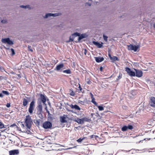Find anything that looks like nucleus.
I'll return each instance as SVG.
<instances>
[{"label": "nucleus", "mask_w": 155, "mask_h": 155, "mask_svg": "<svg viewBox=\"0 0 155 155\" xmlns=\"http://www.w3.org/2000/svg\"><path fill=\"white\" fill-rule=\"evenodd\" d=\"M25 126L27 127L26 130L28 132V133H31L30 129L31 125L33 122L32 119L29 115H27L25 117Z\"/></svg>", "instance_id": "nucleus-1"}, {"label": "nucleus", "mask_w": 155, "mask_h": 155, "mask_svg": "<svg viewBox=\"0 0 155 155\" xmlns=\"http://www.w3.org/2000/svg\"><path fill=\"white\" fill-rule=\"evenodd\" d=\"M46 101V99L45 96L42 94H40L39 97L38 99L37 103L40 102L41 103V102H42L44 104L46 105L45 103Z\"/></svg>", "instance_id": "nucleus-2"}, {"label": "nucleus", "mask_w": 155, "mask_h": 155, "mask_svg": "<svg viewBox=\"0 0 155 155\" xmlns=\"http://www.w3.org/2000/svg\"><path fill=\"white\" fill-rule=\"evenodd\" d=\"M127 49L129 50H133L134 51H137V49L139 48V45H132L130 44L127 45Z\"/></svg>", "instance_id": "nucleus-3"}, {"label": "nucleus", "mask_w": 155, "mask_h": 155, "mask_svg": "<svg viewBox=\"0 0 155 155\" xmlns=\"http://www.w3.org/2000/svg\"><path fill=\"white\" fill-rule=\"evenodd\" d=\"M52 127V123L49 121H45L43 124V127L45 129H50Z\"/></svg>", "instance_id": "nucleus-4"}, {"label": "nucleus", "mask_w": 155, "mask_h": 155, "mask_svg": "<svg viewBox=\"0 0 155 155\" xmlns=\"http://www.w3.org/2000/svg\"><path fill=\"white\" fill-rule=\"evenodd\" d=\"M125 70L130 76L134 77L135 76V73L132 71L130 68L127 67L125 68Z\"/></svg>", "instance_id": "nucleus-5"}, {"label": "nucleus", "mask_w": 155, "mask_h": 155, "mask_svg": "<svg viewBox=\"0 0 155 155\" xmlns=\"http://www.w3.org/2000/svg\"><path fill=\"white\" fill-rule=\"evenodd\" d=\"M35 102L34 101H32L30 103L29 108H28V111L31 114L33 113V110L34 109V106L35 105Z\"/></svg>", "instance_id": "nucleus-6"}, {"label": "nucleus", "mask_w": 155, "mask_h": 155, "mask_svg": "<svg viewBox=\"0 0 155 155\" xmlns=\"http://www.w3.org/2000/svg\"><path fill=\"white\" fill-rule=\"evenodd\" d=\"M133 128V126L130 125H128L127 126L125 125L123 126L121 128V130L124 132L127 131V130H131Z\"/></svg>", "instance_id": "nucleus-7"}, {"label": "nucleus", "mask_w": 155, "mask_h": 155, "mask_svg": "<svg viewBox=\"0 0 155 155\" xmlns=\"http://www.w3.org/2000/svg\"><path fill=\"white\" fill-rule=\"evenodd\" d=\"M2 41L4 43H7L9 45H12L13 44V43L12 41L10 40L9 38H2Z\"/></svg>", "instance_id": "nucleus-8"}, {"label": "nucleus", "mask_w": 155, "mask_h": 155, "mask_svg": "<svg viewBox=\"0 0 155 155\" xmlns=\"http://www.w3.org/2000/svg\"><path fill=\"white\" fill-rule=\"evenodd\" d=\"M134 70L136 72L135 76L138 77H140L142 76L143 73L141 70L135 68L134 69Z\"/></svg>", "instance_id": "nucleus-9"}, {"label": "nucleus", "mask_w": 155, "mask_h": 155, "mask_svg": "<svg viewBox=\"0 0 155 155\" xmlns=\"http://www.w3.org/2000/svg\"><path fill=\"white\" fill-rule=\"evenodd\" d=\"M61 14V13H56L54 14H51V13H47L45 15V18H47L48 17H51V16H53V17H56L57 16H59Z\"/></svg>", "instance_id": "nucleus-10"}, {"label": "nucleus", "mask_w": 155, "mask_h": 155, "mask_svg": "<svg viewBox=\"0 0 155 155\" xmlns=\"http://www.w3.org/2000/svg\"><path fill=\"white\" fill-rule=\"evenodd\" d=\"M150 105L155 107V97H151L150 98Z\"/></svg>", "instance_id": "nucleus-11"}, {"label": "nucleus", "mask_w": 155, "mask_h": 155, "mask_svg": "<svg viewBox=\"0 0 155 155\" xmlns=\"http://www.w3.org/2000/svg\"><path fill=\"white\" fill-rule=\"evenodd\" d=\"M19 151L18 150H15L9 151V155H16L19 153Z\"/></svg>", "instance_id": "nucleus-12"}, {"label": "nucleus", "mask_w": 155, "mask_h": 155, "mask_svg": "<svg viewBox=\"0 0 155 155\" xmlns=\"http://www.w3.org/2000/svg\"><path fill=\"white\" fill-rule=\"evenodd\" d=\"M69 106L72 108L74 109L77 110H80L81 109L77 105H73L72 104H71L69 105Z\"/></svg>", "instance_id": "nucleus-13"}, {"label": "nucleus", "mask_w": 155, "mask_h": 155, "mask_svg": "<svg viewBox=\"0 0 155 155\" xmlns=\"http://www.w3.org/2000/svg\"><path fill=\"white\" fill-rule=\"evenodd\" d=\"M25 97V98H23V105L24 106H25L27 105L28 103V100L30 99L29 98L27 97Z\"/></svg>", "instance_id": "nucleus-14"}, {"label": "nucleus", "mask_w": 155, "mask_h": 155, "mask_svg": "<svg viewBox=\"0 0 155 155\" xmlns=\"http://www.w3.org/2000/svg\"><path fill=\"white\" fill-rule=\"evenodd\" d=\"M73 35H75L76 36H79L78 38V41H80V40L84 38V36L83 35H81V36H80V34L77 32H76L74 33V34H73Z\"/></svg>", "instance_id": "nucleus-15"}, {"label": "nucleus", "mask_w": 155, "mask_h": 155, "mask_svg": "<svg viewBox=\"0 0 155 155\" xmlns=\"http://www.w3.org/2000/svg\"><path fill=\"white\" fill-rule=\"evenodd\" d=\"M38 106H37V111L42 112V104L40 102L37 103Z\"/></svg>", "instance_id": "nucleus-16"}, {"label": "nucleus", "mask_w": 155, "mask_h": 155, "mask_svg": "<svg viewBox=\"0 0 155 155\" xmlns=\"http://www.w3.org/2000/svg\"><path fill=\"white\" fill-rule=\"evenodd\" d=\"M93 43L98 48H101L103 46L102 43H101V44H100L98 42L93 41Z\"/></svg>", "instance_id": "nucleus-17"}, {"label": "nucleus", "mask_w": 155, "mask_h": 155, "mask_svg": "<svg viewBox=\"0 0 155 155\" xmlns=\"http://www.w3.org/2000/svg\"><path fill=\"white\" fill-rule=\"evenodd\" d=\"M64 67V65L63 64H61L59 65H57L55 68V69L57 71H59L61 69L63 68Z\"/></svg>", "instance_id": "nucleus-18"}, {"label": "nucleus", "mask_w": 155, "mask_h": 155, "mask_svg": "<svg viewBox=\"0 0 155 155\" xmlns=\"http://www.w3.org/2000/svg\"><path fill=\"white\" fill-rule=\"evenodd\" d=\"M95 59L97 62H100L104 60V58L103 57H96Z\"/></svg>", "instance_id": "nucleus-19"}, {"label": "nucleus", "mask_w": 155, "mask_h": 155, "mask_svg": "<svg viewBox=\"0 0 155 155\" xmlns=\"http://www.w3.org/2000/svg\"><path fill=\"white\" fill-rule=\"evenodd\" d=\"M75 122H77V123L80 124H83V122L82 121V119H79L78 118H75L74 120Z\"/></svg>", "instance_id": "nucleus-20"}, {"label": "nucleus", "mask_w": 155, "mask_h": 155, "mask_svg": "<svg viewBox=\"0 0 155 155\" xmlns=\"http://www.w3.org/2000/svg\"><path fill=\"white\" fill-rule=\"evenodd\" d=\"M66 117L64 116H61L60 117V121L62 123H66L67 122V121L66 120Z\"/></svg>", "instance_id": "nucleus-21"}, {"label": "nucleus", "mask_w": 155, "mask_h": 155, "mask_svg": "<svg viewBox=\"0 0 155 155\" xmlns=\"http://www.w3.org/2000/svg\"><path fill=\"white\" fill-rule=\"evenodd\" d=\"M37 114L40 118H42L43 117V116L42 115V112L37 111Z\"/></svg>", "instance_id": "nucleus-22"}, {"label": "nucleus", "mask_w": 155, "mask_h": 155, "mask_svg": "<svg viewBox=\"0 0 155 155\" xmlns=\"http://www.w3.org/2000/svg\"><path fill=\"white\" fill-rule=\"evenodd\" d=\"M75 35H73V34L72 35V37L70 36L69 38V40L67 41V42H69L70 41H74V37H75Z\"/></svg>", "instance_id": "nucleus-23"}, {"label": "nucleus", "mask_w": 155, "mask_h": 155, "mask_svg": "<svg viewBox=\"0 0 155 155\" xmlns=\"http://www.w3.org/2000/svg\"><path fill=\"white\" fill-rule=\"evenodd\" d=\"M63 72L64 73H67V74H70L71 73V71L70 69L64 70Z\"/></svg>", "instance_id": "nucleus-24"}, {"label": "nucleus", "mask_w": 155, "mask_h": 155, "mask_svg": "<svg viewBox=\"0 0 155 155\" xmlns=\"http://www.w3.org/2000/svg\"><path fill=\"white\" fill-rule=\"evenodd\" d=\"M82 121L83 122L84 124V122H89V119L87 117H84L82 118Z\"/></svg>", "instance_id": "nucleus-25"}, {"label": "nucleus", "mask_w": 155, "mask_h": 155, "mask_svg": "<svg viewBox=\"0 0 155 155\" xmlns=\"http://www.w3.org/2000/svg\"><path fill=\"white\" fill-rule=\"evenodd\" d=\"M110 60H113L114 61H118L119 60V59L117 57L115 56L112 57V58H111V59Z\"/></svg>", "instance_id": "nucleus-26"}, {"label": "nucleus", "mask_w": 155, "mask_h": 155, "mask_svg": "<svg viewBox=\"0 0 155 155\" xmlns=\"http://www.w3.org/2000/svg\"><path fill=\"white\" fill-rule=\"evenodd\" d=\"M96 106L97 107L99 110L100 111H102L104 110V108L102 106H98L97 105V106Z\"/></svg>", "instance_id": "nucleus-27"}, {"label": "nucleus", "mask_w": 155, "mask_h": 155, "mask_svg": "<svg viewBox=\"0 0 155 155\" xmlns=\"http://www.w3.org/2000/svg\"><path fill=\"white\" fill-rule=\"evenodd\" d=\"M2 93L6 95H8L9 94V93L7 91H4L3 90L2 91Z\"/></svg>", "instance_id": "nucleus-28"}, {"label": "nucleus", "mask_w": 155, "mask_h": 155, "mask_svg": "<svg viewBox=\"0 0 155 155\" xmlns=\"http://www.w3.org/2000/svg\"><path fill=\"white\" fill-rule=\"evenodd\" d=\"M91 102L95 105L97 106V104L96 102L95 101V99L94 98L92 97Z\"/></svg>", "instance_id": "nucleus-29"}, {"label": "nucleus", "mask_w": 155, "mask_h": 155, "mask_svg": "<svg viewBox=\"0 0 155 155\" xmlns=\"http://www.w3.org/2000/svg\"><path fill=\"white\" fill-rule=\"evenodd\" d=\"M29 5H21L20 6V7L22 8H28L29 7Z\"/></svg>", "instance_id": "nucleus-30"}, {"label": "nucleus", "mask_w": 155, "mask_h": 155, "mask_svg": "<svg viewBox=\"0 0 155 155\" xmlns=\"http://www.w3.org/2000/svg\"><path fill=\"white\" fill-rule=\"evenodd\" d=\"M3 128H5L4 125L2 122H0V128L2 129Z\"/></svg>", "instance_id": "nucleus-31"}, {"label": "nucleus", "mask_w": 155, "mask_h": 155, "mask_svg": "<svg viewBox=\"0 0 155 155\" xmlns=\"http://www.w3.org/2000/svg\"><path fill=\"white\" fill-rule=\"evenodd\" d=\"M28 50L29 51H31V52H33V50L31 48V47L30 46H28Z\"/></svg>", "instance_id": "nucleus-32"}, {"label": "nucleus", "mask_w": 155, "mask_h": 155, "mask_svg": "<svg viewBox=\"0 0 155 155\" xmlns=\"http://www.w3.org/2000/svg\"><path fill=\"white\" fill-rule=\"evenodd\" d=\"M103 38H104V40L105 41H107L108 37L107 36L105 35H103Z\"/></svg>", "instance_id": "nucleus-33"}, {"label": "nucleus", "mask_w": 155, "mask_h": 155, "mask_svg": "<svg viewBox=\"0 0 155 155\" xmlns=\"http://www.w3.org/2000/svg\"><path fill=\"white\" fill-rule=\"evenodd\" d=\"M86 81L87 82V83L88 84H91V81H90L88 78H87L86 80Z\"/></svg>", "instance_id": "nucleus-34"}, {"label": "nucleus", "mask_w": 155, "mask_h": 155, "mask_svg": "<svg viewBox=\"0 0 155 155\" xmlns=\"http://www.w3.org/2000/svg\"><path fill=\"white\" fill-rule=\"evenodd\" d=\"M11 51H12V55H13L14 54H15V52L13 48H11Z\"/></svg>", "instance_id": "nucleus-35"}, {"label": "nucleus", "mask_w": 155, "mask_h": 155, "mask_svg": "<svg viewBox=\"0 0 155 155\" xmlns=\"http://www.w3.org/2000/svg\"><path fill=\"white\" fill-rule=\"evenodd\" d=\"M15 126H16V128H18V126H16V124H12V125H11L10 126V127H14Z\"/></svg>", "instance_id": "nucleus-36"}, {"label": "nucleus", "mask_w": 155, "mask_h": 155, "mask_svg": "<svg viewBox=\"0 0 155 155\" xmlns=\"http://www.w3.org/2000/svg\"><path fill=\"white\" fill-rule=\"evenodd\" d=\"M83 139L84 138L81 139V138H80L77 140V141L78 142H81L83 140Z\"/></svg>", "instance_id": "nucleus-37"}, {"label": "nucleus", "mask_w": 155, "mask_h": 155, "mask_svg": "<svg viewBox=\"0 0 155 155\" xmlns=\"http://www.w3.org/2000/svg\"><path fill=\"white\" fill-rule=\"evenodd\" d=\"M70 95L72 96H74L75 95V93L72 91L70 93Z\"/></svg>", "instance_id": "nucleus-38"}, {"label": "nucleus", "mask_w": 155, "mask_h": 155, "mask_svg": "<svg viewBox=\"0 0 155 155\" xmlns=\"http://www.w3.org/2000/svg\"><path fill=\"white\" fill-rule=\"evenodd\" d=\"M89 137L90 139H93L94 140L95 139L94 138V135H91L89 136Z\"/></svg>", "instance_id": "nucleus-39"}, {"label": "nucleus", "mask_w": 155, "mask_h": 155, "mask_svg": "<svg viewBox=\"0 0 155 155\" xmlns=\"http://www.w3.org/2000/svg\"><path fill=\"white\" fill-rule=\"evenodd\" d=\"M6 106L7 107H9L11 106L10 103H7Z\"/></svg>", "instance_id": "nucleus-40"}, {"label": "nucleus", "mask_w": 155, "mask_h": 155, "mask_svg": "<svg viewBox=\"0 0 155 155\" xmlns=\"http://www.w3.org/2000/svg\"><path fill=\"white\" fill-rule=\"evenodd\" d=\"M1 22L2 23H7V21L5 20H2Z\"/></svg>", "instance_id": "nucleus-41"}, {"label": "nucleus", "mask_w": 155, "mask_h": 155, "mask_svg": "<svg viewBox=\"0 0 155 155\" xmlns=\"http://www.w3.org/2000/svg\"><path fill=\"white\" fill-rule=\"evenodd\" d=\"M79 85V84H78ZM78 88H79V89H78V91H81L82 89L81 87L80 86V85H79V87H78Z\"/></svg>", "instance_id": "nucleus-42"}, {"label": "nucleus", "mask_w": 155, "mask_h": 155, "mask_svg": "<svg viewBox=\"0 0 155 155\" xmlns=\"http://www.w3.org/2000/svg\"><path fill=\"white\" fill-rule=\"evenodd\" d=\"M87 50L86 49H84V54H85V55H86V54H87Z\"/></svg>", "instance_id": "nucleus-43"}, {"label": "nucleus", "mask_w": 155, "mask_h": 155, "mask_svg": "<svg viewBox=\"0 0 155 155\" xmlns=\"http://www.w3.org/2000/svg\"><path fill=\"white\" fill-rule=\"evenodd\" d=\"M71 83V84H75L74 82L73 81H70Z\"/></svg>", "instance_id": "nucleus-44"}, {"label": "nucleus", "mask_w": 155, "mask_h": 155, "mask_svg": "<svg viewBox=\"0 0 155 155\" xmlns=\"http://www.w3.org/2000/svg\"><path fill=\"white\" fill-rule=\"evenodd\" d=\"M108 56L110 58V59H111V58H112V57H111L110 54V53L108 54Z\"/></svg>", "instance_id": "nucleus-45"}, {"label": "nucleus", "mask_w": 155, "mask_h": 155, "mask_svg": "<svg viewBox=\"0 0 155 155\" xmlns=\"http://www.w3.org/2000/svg\"><path fill=\"white\" fill-rule=\"evenodd\" d=\"M3 97V95L2 94V93H0V97Z\"/></svg>", "instance_id": "nucleus-46"}, {"label": "nucleus", "mask_w": 155, "mask_h": 155, "mask_svg": "<svg viewBox=\"0 0 155 155\" xmlns=\"http://www.w3.org/2000/svg\"><path fill=\"white\" fill-rule=\"evenodd\" d=\"M36 123H37L38 125H39V123H40L39 121L38 120H36Z\"/></svg>", "instance_id": "nucleus-47"}, {"label": "nucleus", "mask_w": 155, "mask_h": 155, "mask_svg": "<svg viewBox=\"0 0 155 155\" xmlns=\"http://www.w3.org/2000/svg\"><path fill=\"white\" fill-rule=\"evenodd\" d=\"M103 67H102V66H101L100 68V70L102 71V70H103Z\"/></svg>", "instance_id": "nucleus-48"}, {"label": "nucleus", "mask_w": 155, "mask_h": 155, "mask_svg": "<svg viewBox=\"0 0 155 155\" xmlns=\"http://www.w3.org/2000/svg\"><path fill=\"white\" fill-rule=\"evenodd\" d=\"M88 5L89 6H90L91 5V4H90L89 3H86V5Z\"/></svg>", "instance_id": "nucleus-49"}, {"label": "nucleus", "mask_w": 155, "mask_h": 155, "mask_svg": "<svg viewBox=\"0 0 155 155\" xmlns=\"http://www.w3.org/2000/svg\"><path fill=\"white\" fill-rule=\"evenodd\" d=\"M98 137L97 135H94V138L95 139H97V138Z\"/></svg>", "instance_id": "nucleus-50"}, {"label": "nucleus", "mask_w": 155, "mask_h": 155, "mask_svg": "<svg viewBox=\"0 0 155 155\" xmlns=\"http://www.w3.org/2000/svg\"><path fill=\"white\" fill-rule=\"evenodd\" d=\"M48 113V114H50V112L48 110H47V111H46Z\"/></svg>", "instance_id": "nucleus-51"}, {"label": "nucleus", "mask_w": 155, "mask_h": 155, "mask_svg": "<svg viewBox=\"0 0 155 155\" xmlns=\"http://www.w3.org/2000/svg\"><path fill=\"white\" fill-rule=\"evenodd\" d=\"M45 109L46 110V111L47 110H48L47 109V106H46L45 107Z\"/></svg>", "instance_id": "nucleus-52"}, {"label": "nucleus", "mask_w": 155, "mask_h": 155, "mask_svg": "<svg viewBox=\"0 0 155 155\" xmlns=\"http://www.w3.org/2000/svg\"><path fill=\"white\" fill-rule=\"evenodd\" d=\"M68 111H70L72 112H74L73 110H68Z\"/></svg>", "instance_id": "nucleus-53"}, {"label": "nucleus", "mask_w": 155, "mask_h": 155, "mask_svg": "<svg viewBox=\"0 0 155 155\" xmlns=\"http://www.w3.org/2000/svg\"><path fill=\"white\" fill-rule=\"evenodd\" d=\"M21 126H22V127H25V125L23 124H21Z\"/></svg>", "instance_id": "nucleus-54"}, {"label": "nucleus", "mask_w": 155, "mask_h": 155, "mask_svg": "<svg viewBox=\"0 0 155 155\" xmlns=\"http://www.w3.org/2000/svg\"><path fill=\"white\" fill-rule=\"evenodd\" d=\"M3 68L2 67L0 66V70H2L3 69Z\"/></svg>", "instance_id": "nucleus-55"}, {"label": "nucleus", "mask_w": 155, "mask_h": 155, "mask_svg": "<svg viewBox=\"0 0 155 155\" xmlns=\"http://www.w3.org/2000/svg\"><path fill=\"white\" fill-rule=\"evenodd\" d=\"M91 97H93V94L91 93Z\"/></svg>", "instance_id": "nucleus-56"}, {"label": "nucleus", "mask_w": 155, "mask_h": 155, "mask_svg": "<svg viewBox=\"0 0 155 155\" xmlns=\"http://www.w3.org/2000/svg\"><path fill=\"white\" fill-rule=\"evenodd\" d=\"M153 27L154 28H155V24H153Z\"/></svg>", "instance_id": "nucleus-57"}, {"label": "nucleus", "mask_w": 155, "mask_h": 155, "mask_svg": "<svg viewBox=\"0 0 155 155\" xmlns=\"http://www.w3.org/2000/svg\"><path fill=\"white\" fill-rule=\"evenodd\" d=\"M135 94H134H134H133V95H134Z\"/></svg>", "instance_id": "nucleus-58"}, {"label": "nucleus", "mask_w": 155, "mask_h": 155, "mask_svg": "<svg viewBox=\"0 0 155 155\" xmlns=\"http://www.w3.org/2000/svg\"><path fill=\"white\" fill-rule=\"evenodd\" d=\"M67 110H68H68H70L69 109H67Z\"/></svg>", "instance_id": "nucleus-59"}, {"label": "nucleus", "mask_w": 155, "mask_h": 155, "mask_svg": "<svg viewBox=\"0 0 155 155\" xmlns=\"http://www.w3.org/2000/svg\"><path fill=\"white\" fill-rule=\"evenodd\" d=\"M91 115H92H92H93V114H91Z\"/></svg>", "instance_id": "nucleus-60"}, {"label": "nucleus", "mask_w": 155, "mask_h": 155, "mask_svg": "<svg viewBox=\"0 0 155 155\" xmlns=\"http://www.w3.org/2000/svg\"><path fill=\"white\" fill-rule=\"evenodd\" d=\"M5 130H6L5 129V130L4 131H5Z\"/></svg>", "instance_id": "nucleus-61"}, {"label": "nucleus", "mask_w": 155, "mask_h": 155, "mask_svg": "<svg viewBox=\"0 0 155 155\" xmlns=\"http://www.w3.org/2000/svg\"><path fill=\"white\" fill-rule=\"evenodd\" d=\"M112 76H111L110 77V78H111V77Z\"/></svg>", "instance_id": "nucleus-62"}, {"label": "nucleus", "mask_w": 155, "mask_h": 155, "mask_svg": "<svg viewBox=\"0 0 155 155\" xmlns=\"http://www.w3.org/2000/svg\"><path fill=\"white\" fill-rule=\"evenodd\" d=\"M1 136V134H0V136Z\"/></svg>", "instance_id": "nucleus-63"}]
</instances>
